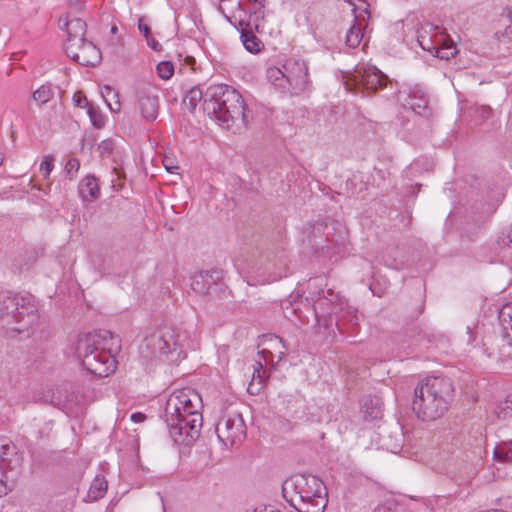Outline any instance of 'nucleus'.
<instances>
[{
  "label": "nucleus",
  "mask_w": 512,
  "mask_h": 512,
  "mask_svg": "<svg viewBox=\"0 0 512 512\" xmlns=\"http://www.w3.org/2000/svg\"><path fill=\"white\" fill-rule=\"evenodd\" d=\"M358 3H356L354 0H346V2L353 6L352 12L355 15V20L359 18H363V14H365L367 17L370 16L369 12V4L366 2V0H357Z\"/></svg>",
  "instance_id": "nucleus-30"
},
{
  "label": "nucleus",
  "mask_w": 512,
  "mask_h": 512,
  "mask_svg": "<svg viewBox=\"0 0 512 512\" xmlns=\"http://www.w3.org/2000/svg\"><path fill=\"white\" fill-rule=\"evenodd\" d=\"M271 263L268 262L265 267H264V270L268 272V275L267 277H265L263 280H262V283H270V282H274V281H277L278 279L282 278L283 277V272L282 271H271Z\"/></svg>",
  "instance_id": "nucleus-36"
},
{
  "label": "nucleus",
  "mask_w": 512,
  "mask_h": 512,
  "mask_svg": "<svg viewBox=\"0 0 512 512\" xmlns=\"http://www.w3.org/2000/svg\"><path fill=\"white\" fill-rule=\"evenodd\" d=\"M254 512H281L280 510L274 509L272 507H265L263 510H254Z\"/></svg>",
  "instance_id": "nucleus-48"
},
{
  "label": "nucleus",
  "mask_w": 512,
  "mask_h": 512,
  "mask_svg": "<svg viewBox=\"0 0 512 512\" xmlns=\"http://www.w3.org/2000/svg\"><path fill=\"white\" fill-rule=\"evenodd\" d=\"M478 112L483 119H486L491 115L492 109L489 106L482 105L480 108H478Z\"/></svg>",
  "instance_id": "nucleus-44"
},
{
  "label": "nucleus",
  "mask_w": 512,
  "mask_h": 512,
  "mask_svg": "<svg viewBox=\"0 0 512 512\" xmlns=\"http://www.w3.org/2000/svg\"><path fill=\"white\" fill-rule=\"evenodd\" d=\"M283 71L289 84L291 96L305 92L309 86L308 66L304 60L288 59L283 63Z\"/></svg>",
  "instance_id": "nucleus-13"
},
{
  "label": "nucleus",
  "mask_w": 512,
  "mask_h": 512,
  "mask_svg": "<svg viewBox=\"0 0 512 512\" xmlns=\"http://www.w3.org/2000/svg\"><path fill=\"white\" fill-rule=\"evenodd\" d=\"M157 73L160 78L168 80L172 77L174 73V66L169 61L160 62L157 65Z\"/></svg>",
  "instance_id": "nucleus-32"
},
{
  "label": "nucleus",
  "mask_w": 512,
  "mask_h": 512,
  "mask_svg": "<svg viewBox=\"0 0 512 512\" xmlns=\"http://www.w3.org/2000/svg\"><path fill=\"white\" fill-rule=\"evenodd\" d=\"M435 27L431 24L423 25L418 30V36L417 41L419 43V46L425 50L430 52L431 54H435L437 46L439 45L438 39L440 37V34H434V39L432 37H424V33H433L435 31Z\"/></svg>",
  "instance_id": "nucleus-21"
},
{
  "label": "nucleus",
  "mask_w": 512,
  "mask_h": 512,
  "mask_svg": "<svg viewBox=\"0 0 512 512\" xmlns=\"http://www.w3.org/2000/svg\"><path fill=\"white\" fill-rule=\"evenodd\" d=\"M138 107L146 120L153 121L158 115V97L151 91H143L138 97Z\"/></svg>",
  "instance_id": "nucleus-17"
},
{
  "label": "nucleus",
  "mask_w": 512,
  "mask_h": 512,
  "mask_svg": "<svg viewBox=\"0 0 512 512\" xmlns=\"http://www.w3.org/2000/svg\"><path fill=\"white\" fill-rule=\"evenodd\" d=\"M363 30L357 25L353 24L346 34V45L349 48H357L363 39Z\"/></svg>",
  "instance_id": "nucleus-27"
},
{
  "label": "nucleus",
  "mask_w": 512,
  "mask_h": 512,
  "mask_svg": "<svg viewBox=\"0 0 512 512\" xmlns=\"http://www.w3.org/2000/svg\"><path fill=\"white\" fill-rule=\"evenodd\" d=\"M439 45L437 46L435 56L449 60L452 58L456 53L457 49L455 44L451 39L448 38V36L444 33H440V37L438 39Z\"/></svg>",
  "instance_id": "nucleus-23"
},
{
  "label": "nucleus",
  "mask_w": 512,
  "mask_h": 512,
  "mask_svg": "<svg viewBox=\"0 0 512 512\" xmlns=\"http://www.w3.org/2000/svg\"><path fill=\"white\" fill-rule=\"evenodd\" d=\"M324 297V291H318L315 295L312 294V299L314 300H321V298Z\"/></svg>",
  "instance_id": "nucleus-47"
},
{
  "label": "nucleus",
  "mask_w": 512,
  "mask_h": 512,
  "mask_svg": "<svg viewBox=\"0 0 512 512\" xmlns=\"http://www.w3.org/2000/svg\"><path fill=\"white\" fill-rule=\"evenodd\" d=\"M434 32L433 33H424V37H432L434 36Z\"/></svg>",
  "instance_id": "nucleus-51"
},
{
  "label": "nucleus",
  "mask_w": 512,
  "mask_h": 512,
  "mask_svg": "<svg viewBox=\"0 0 512 512\" xmlns=\"http://www.w3.org/2000/svg\"><path fill=\"white\" fill-rule=\"evenodd\" d=\"M497 244L501 248H510L512 247V224L506 228L503 229L498 238H497Z\"/></svg>",
  "instance_id": "nucleus-31"
},
{
  "label": "nucleus",
  "mask_w": 512,
  "mask_h": 512,
  "mask_svg": "<svg viewBox=\"0 0 512 512\" xmlns=\"http://www.w3.org/2000/svg\"><path fill=\"white\" fill-rule=\"evenodd\" d=\"M495 413L500 420H506L512 417V393L508 394L503 401L499 402Z\"/></svg>",
  "instance_id": "nucleus-29"
},
{
  "label": "nucleus",
  "mask_w": 512,
  "mask_h": 512,
  "mask_svg": "<svg viewBox=\"0 0 512 512\" xmlns=\"http://www.w3.org/2000/svg\"><path fill=\"white\" fill-rule=\"evenodd\" d=\"M147 42H148V45L152 46L154 49H156V45H158L157 42H155L153 39L150 40V38L148 37L147 39Z\"/></svg>",
  "instance_id": "nucleus-49"
},
{
  "label": "nucleus",
  "mask_w": 512,
  "mask_h": 512,
  "mask_svg": "<svg viewBox=\"0 0 512 512\" xmlns=\"http://www.w3.org/2000/svg\"><path fill=\"white\" fill-rule=\"evenodd\" d=\"M139 357L147 369L167 359L171 361L180 359L182 349L179 335L173 328L168 327L153 332L140 345Z\"/></svg>",
  "instance_id": "nucleus-8"
},
{
  "label": "nucleus",
  "mask_w": 512,
  "mask_h": 512,
  "mask_svg": "<svg viewBox=\"0 0 512 512\" xmlns=\"http://www.w3.org/2000/svg\"><path fill=\"white\" fill-rule=\"evenodd\" d=\"M88 114L94 127L102 128L105 125V118L100 112H97L90 107L88 109Z\"/></svg>",
  "instance_id": "nucleus-35"
},
{
  "label": "nucleus",
  "mask_w": 512,
  "mask_h": 512,
  "mask_svg": "<svg viewBox=\"0 0 512 512\" xmlns=\"http://www.w3.org/2000/svg\"><path fill=\"white\" fill-rule=\"evenodd\" d=\"M200 395L191 388L173 391L166 400L163 418L175 443L190 445L200 435Z\"/></svg>",
  "instance_id": "nucleus-2"
},
{
  "label": "nucleus",
  "mask_w": 512,
  "mask_h": 512,
  "mask_svg": "<svg viewBox=\"0 0 512 512\" xmlns=\"http://www.w3.org/2000/svg\"><path fill=\"white\" fill-rule=\"evenodd\" d=\"M138 29L144 34L145 38L148 39L151 34V30L150 27L143 22L142 18L138 20Z\"/></svg>",
  "instance_id": "nucleus-42"
},
{
  "label": "nucleus",
  "mask_w": 512,
  "mask_h": 512,
  "mask_svg": "<svg viewBox=\"0 0 512 512\" xmlns=\"http://www.w3.org/2000/svg\"><path fill=\"white\" fill-rule=\"evenodd\" d=\"M345 78V85L349 90L363 87L366 90L376 92L393 83V80L372 64L356 66L353 72H350Z\"/></svg>",
  "instance_id": "nucleus-9"
},
{
  "label": "nucleus",
  "mask_w": 512,
  "mask_h": 512,
  "mask_svg": "<svg viewBox=\"0 0 512 512\" xmlns=\"http://www.w3.org/2000/svg\"><path fill=\"white\" fill-rule=\"evenodd\" d=\"M3 162V157L0 155V165L2 164Z\"/></svg>",
  "instance_id": "nucleus-53"
},
{
  "label": "nucleus",
  "mask_w": 512,
  "mask_h": 512,
  "mask_svg": "<svg viewBox=\"0 0 512 512\" xmlns=\"http://www.w3.org/2000/svg\"><path fill=\"white\" fill-rule=\"evenodd\" d=\"M361 411L366 421L380 419L383 415V403L380 397L368 395L361 400Z\"/></svg>",
  "instance_id": "nucleus-18"
},
{
  "label": "nucleus",
  "mask_w": 512,
  "mask_h": 512,
  "mask_svg": "<svg viewBox=\"0 0 512 512\" xmlns=\"http://www.w3.org/2000/svg\"><path fill=\"white\" fill-rule=\"evenodd\" d=\"M373 512H394V511H392L388 507L379 506V507L375 508V510Z\"/></svg>",
  "instance_id": "nucleus-46"
},
{
  "label": "nucleus",
  "mask_w": 512,
  "mask_h": 512,
  "mask_svg": "<svg viewBox=\"0 0 512 512\" xmlns=\"http://www.w3.org/2000/svg\"><path fill=\"white\" fill-rule=\"evenodd\" d=\"M73 102L77 107H85L88 105V101L85 95H83L81 92H76L73 95Z\"/></svg>",
  "instance_id": "nucleus-39"
},
{
  "label": "nucleus",
  "mask_w": 512,
  "mask_h": 512,
  "mask_svg": "<svg viewBox=\"0 0 512 512\" xmlns=\"http://www.w3.org/2000/svg\"><path fill=\"white\" fill-rule=\"evenodd\" d=\"M218 440L225 447L240 445L246 437V425L240 413L224 415L216 425Z\"/></svg>",
  "instance_id": "nucleus-12"
},
{
  "label": "nucleus",
  "mask_w": 512,
  "mask_h": 512,
  "mask_svg": "<svg viewBox=\"0 0 512 512\" xmlns=\"http://www.w3.org/2000/svg\"><path fill=\"white\" fill-rule=\"evenodd\" d=\"M63 28L67 32V40L65 43H77L85 39L84 37L86 34L87 25L82 19L73 18L67 20L64 23Z\"/></svg>",
  "instance_id": "nucleus-19"
},
{
  "label": "nucleus",
  "mask_w": 512,
  "mask_h": 512,
  "mask_svg": "<svg viewBox=\"0 0 512 512\" xmlns=\"http://www.w3.org/2000/svg\"><path fill=\"white\" fill-rule=\"evenodd\" d=\"M53 162L54 159L52 156L47 155L43 157L40 164V171L43 173L44 177H48L51 171L53 170Z\"/></svg>",
  "instance_id": "nucleus-37"
},
{
  "label": "nucleus",
  "mask_w": 512,
  "mask_h": 512,
  "mask_svg": "<svg viewBox=\"0 0 512 512\" xmlns=\"http://www.w3.org/2000/svg\"><path fill=\"white\" fill-rule=\"evenodd\" d=\"M38 321V309L33 298L9 291L0 292V322L17 333L28 332Z\"/></svg>",
  "instance_id": "nucleus-6"
},
{
  "label": "nucleus",
  "mask_w": 512,
  "mask_h": 512,
  "mask_svg": "<svg viewBox=\"0 0 512 512\" xmlns=\"http://www.w3.org/2000/svg\"><path fill=\"white\" fill-rule=\"evenodd\" d=\"M502 338L512 347V302L505 304L499 312Z\"/></svg>",
  "instance_id": "nucleus-20"
},
{
  "label": "nucleus",
  "mask_w": 512,
  "mask_h": 512,
  "mask_svg": "<svg viewBox=\"0 0 512 512\" xmlns=\"http://www.w3.org/2000/svg\"><path fill=\"white\" fill-rule=\"evenodd\" d=\"M68 57L83 66H95L101 59L99 49L86 39L77 43H65Z\"/></svg>",
  "instance_id": "nucleus-15"
},
{
  "label": "nucleus",
  "mask_w": 512,
  "mask_h": 512,
  "mask_svg": "<svg viewBox=\"0 0 512 512\" xmlns=\"http://www.w3.org/2000/svg\"><path fill=\"white\" fill-rule=\"evenodd\" d=\"M107 481L104 476H96L90 485L87 498L89 501H97L104 497L107 492Z\"/></svg>",
  "instance_id": "nucleus-25"
},
{
  "label": "nucleus",
  "mask_w": 512,
  "mask_h": 512,
  "mask_svg": "<svg viewBox=\"0 0 512 512\" xmlns=\"http://www.w3.org/2000/svg\"><path fill=\"white\" fill-rule=\"evenodd\" d=\"M494 459L500 463L512 462V441H503L494 449Z\"/></svg>",
  "instance_id": "nucleus-26"
},
{
  "label": "nucleus",
  "mask_w": 512,
  "mask_h": 512,
  "mask_svg": "<svg viewBox=\"0 0 512 512\" xmlns=\"http://www.w3.org/2000/svg\"><path fill=\"white\" fill-rule=\"evenodd\" d=\"M130 419L134 422V423H142L145 421L146 419V415L141 413V412H135V413H132L131 416H130Z\"/></svg>",
  "instance_id": "nucleus-43"
},
{
  "label": "nucleus",
  "mask_w": 512,
  "mask_h": 512,
  "mask_svg": "<svg viewBox=\"0 0 512 512\" xmlns=\"http://www.w3.org/2000/svg\"><path fill=\"white\" fill-rule=\"evenodd\" d=\"M336 325H337V327L341 330V329H342V326L344 325V323H343L341 320H338V321L336 322Z\"/></svg>",
  "instance_id": "nucleus-50"
},
{
  "label": "nucleus",
  "mask_w": 512,
  "mask_h": 512,
  "mask_svg": "<svg viewBox=\"0 0 512 512\" xmlns=\"http://www.w3.org/2000/svg\"><path fill=\"white\" fill-rule=\"evenodd\" d=\"M102 96L104 100L107 102L108 106L111 110H114V108L111 107L110 103L108 102V97L112 96L113 98H117V93L110 87V86H104L102 89Z\"/></svg>",
  "instance_id": "nucleus-40"
},
{
  "label": "nucleus",
  "mask_w": 512,
  "mask_h": 512,
  "mask_svg": "<svg viewBox=\"0 0 512 512\" xmlns=\"http://www.w3.org/2000/svg\"><path fill=\"white\" fill-rule=\"evenodd\" d=\"M80 162L76 158H71L65 165V171L70 179H73L77 171L79 170Z\"/></svg>",
  "instance_id": "nucleus-38"
},
{
  "label": "nucleus",
  "mask_w": 512,
  "mask_h": 512,
  "mask_svg": "<svg viewBox=\"0 0 512 512\" xmlns=\"http://www.w3.org/2000/svg\"><path fill=\"white\" fill-rule=\"evenodd\" d=\"M19 459L16 446L5 437H0V498L12 490Z\"/></svg>",
  "instance_id": "nucleus-11"
},
{
  "label": "nucleus",
  "mask_w": 512,
  "mask_h": 512,
  "mask_svg": "<svg viewBox=\"0 0 512 512\" xmlns=\"http://www.w3.org/2000/svg\"><path fill=\"white\" fill-rule=\"evenodd\" d=\"M269 346L270 348L277 351V354L274 355L270 349L263 348L259 352V358L256 360L257 367L254 369L252 381L248 385V392L252 395L258 394L263 387L264 379H265V370L264 366L268 363L278 364L285 357V345L282 338L278 336H270L269 337Z\"/></svg>",
  "instance_id": "nucleus-10"
},
{
  "label": "nucleus",
  "mask_w": 512,
  "mask_h": 512,
  "mask_svg": "<svg viewBox=\"0 0 512 512\" xmlns=\"http://www.w3.org/2000/svg\"><path fill=\"white\" fill-rule=\"evenodd\" d=\"M453 397L454 387L449 378L428 377L415 387L412 409L424 421L436 420L448 411Z\"/></svg>",
  "instance_id": "nucleus-3"
},
{
  "label": "nucleus",
  "mask_w": 512,
  "mask_h": 512,
  "mask_svg": "<svg viewBox=\"0 0 512 512\" xmlns=\"http://www.w3.org/2000/svg\"><path fill=\"white\" fill-rule=\"evenodd\" d=\"M98 149L101 154H110L113 150V142L111 140H104L99 144Z\"/></svg>",
  "instance_id": "nucleus-41"
},
{
  "label": "nucleus",
  "mask_w": 512,
  "mask_h": 512,
  "mask_svg": "<svg viewBox=\"0 0 512 512\" xmlns=\"http://www.w3.org/2000/svg\"><path fill=\"white\" fill-rule=\"evenodd\" d=\"M116 104H117V106H118V108H119V107H120V103H119V101H118V100L116 101Z\"/></svg>",
  "instance_id": "nucleus-54"
},
{
  "label": "nucleus",
  "mask_w": 512,
  "mask_h": 512,
  "mask_svg": "<svg viewBox=\"0 0 512 512\" xmlns=\"http://www.w3.org/2000/svg\"><path fill=\"white\" fill-rule=\"evenodd\" d=\"M116 30H117L116 27H112V29H111L112 32H115Z\"/></svg>",
  "instance_id": "nucleus-52"
},
{
  "label": "nucleus",
  "mask_w": 512,
  "mask_h": 512,
  "mask_svg": "<svg viewBox=\"0 0 512 512\" xmlns=\"http://www.w3.org/2000/svg\"><path fill=\"white\" fill-rule=\"evenodd\" d=\"M222 277L223 272L219 269L199 271L191 277L190 286L199 295H212L217 291Z\"/></svg>",
  "instance_id": "nucleus-16"
},
{
  "label": "nucleus",
  "mask_w": 512,
  "mask_h": 512,
  "mask_svg": "<svg viewBox=\"0 0 512 512\" xmlns=\"http://www.w3.org/2000/svg\"><path fill=\"white\" fill-rule=\"evenodd\" d=\"M283 497L298 512H323L326 499L322 482L313 475L297 474L282 486Z\"/></svg>",
  "instance_id": "nucleus-5"
},
{
  "label": "nucleus",
  "mask_w": 512,
  "mask_h": 512,
  "mask_svg": "<svg viewBox=\"0 0 512 512\" xmlns=\"http://www.w3.org/2000/svg\"><path fill=\"white\" fill-rule=\"evenodd\" d=\"M266 76L268 81L281 93L288 94V90H291L286 79V73L283 71V65L281 67H269Z\"/></svg>",
  "instance_id": "nucleus-22"
},
{
  "label": "nucleus",
  "mask_w": 512,
  "mask_h": 512,
  "mask_svg": "<svg viewBox=\"0 0 512 512\" xmlns=\"http://www.w3.org/2000/svg\"><path fill=\"white\" fill-rule=\"evenodd\" d=\"M32 97L38 104H46L54 97V89L50 84L42 85L33 92Z\"/></svg>",
  "instance_id": "nucleus-28"
},
{
  "label": "nucleus",
  "mask_w": 512,
  "mask_h": 512,
  "mask_svg": "<svg viewBox=\"0 0 512 512\" xmlns=\"http://www.w3.org/2000/svg\"><path fill=\"white\" fill-rule=\"evenodd\" d=\"M109 332L87 333L79 335L73 345V354L82 367L91 374L99 377L108 376L115 370L116 361L110 351L104 346V340Z\"/></svg>",
  "instance_id": "nucleus-4"
},
{
  "label": "nucleus",
  "mask_w": 512,
  "mask_h": 512,
  "mask_svg": "<svg viewBox=\"0 0 512 512\" xmlns=\"http://www.w3.org/2000/svg\"><path fill=\"white\" fill-rule=\"evenodd\" d=\"M345 234V229L336 221H321L312 226L310 242L314 246H320L323 242L339 244L344 241Z\"/></svg>",
  "instance_id": "nucleus-14"
},
{
  "label": "nucleus",
  "mask_w": 512,
  "mask_h": 512,
  "mask_svg": "<svg viewBox=\"0 0 512 512\" xmlns=\"http://www.w3.org/2000/svg\"><path fill=\"white\" fill-rule=\"evenodd\" d=\"M501 21L505 26L504 30L501 32V37L506 38L508 40L512 39V9L507 10V14L503 15Z\"/></svg>",
  "instance_id": "nucleus-33"
},
{
  "label": "nucleus",
  "mask_w": 512,
  "mask_h": 512,
  "mask_svg": "<svg viewBox=\"0 0 512 512\" xmlns=\"http://www.w3.org/2000/svg\"><path fill=\"white\" fill-rule=\"evenodd\" d=\"M79 193L84 200L94 199L99 194V186L94 176H86L79 184Z\"/></svg>",
  "instance_id": "nucleus-24"
},
{
  "label": "nucleus",
  "mask_w": 512,
  "mask_h": 512,
  "mask_svg": "<svg viewBox=\"0 0 512 512\" xmlns=\"http://www.w3.org/2000/svg\"><path fill=\"white\" fill-rule=\"evenodd\" d=\"M408 105L412 111L419 115L423 114L427 109V101L423 97L419 98L417 102H414V98H411Z\"/></svg>",
  "instance_id": "nucleus-34"
},
{
  "label": "nucleus",
  "mask_w": 512,
  "mask_h": 512,
  "mask_svg": "<svg viewBox=\"0 0 512 512\" xmlns=\"http://www.w3.org/2000/svg\"><path fill=\"white\" fill-rule=\"evenodd\" d=\"M78 3H79V0H75V3H74V4L76 5V4H78Z\"/></svg>",
  "instance_id": "nucleus-55"
},
{
  "label": "nucleus",
  "mask_w": 512,
  "mask_h": 512,
  "mask_svg": "<svg viewBox=\"0 0 512 512\" xmlns=\"http://www.w3.org/2000/svg\"><path fill=\"white\" fill-rule=\"evenodd\" d=\"M163 163H164V166H165L166 170L169 173H174V170L178 168L177 166H173L172 165V161L169 160L168 158H165Z\"/></svg>",
  "instance_id": "nucleus-45"
},
{
  "label": "nucleus",
  "mask_w": 512,
  "mask_h": 512,
  "mask_svg": "<svg viewBox=\"0 0 512 512\" xmlns=\"http://www.w3.org/2000/svg\"><path fill=\"white\" fill-rule=\"evenodd\" d=\"M203 100L204 112L221 127L238 133L248 124L246 107L242 95L235 89L223 85H212L205 93L199 87L191 88L183 99V104L193 111Z\"/></svg>",
  "instance_id": "nucleus-1"
},
{
  "label": "nucleus",
  "mask_w": 512,
  "mask_h": 512,
  "mask_svg": "<svg viewBox=\"0 0 512 512\" xmlns=\"http://www.w3.org/2000/svg\"><path fill=\"white\" fill-rule=\"evenodd\" d=\"M264 1L238 0L231 15H225L226 19L241 33L242 43L245 49L251 53H258L262 48V42L254 32L258 31L260 23L264 19Z\"/></svg>",
  "instance_id": "nucleus-7"
}]
</instances>
